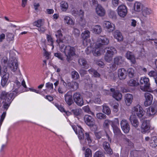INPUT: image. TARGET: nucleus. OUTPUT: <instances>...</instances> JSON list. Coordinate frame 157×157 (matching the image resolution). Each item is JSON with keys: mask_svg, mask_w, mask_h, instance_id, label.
<instances>
[{"mask_svg": "<svg viewBox=\"0 0 157 157\" xmlns=\"http://www.w3.org/2000/svg\"><path fill=\"white\" fill-rule=\"evenodd\" d=\"M14 35L11 33H8L6 35L7 39L8 41H13L14 39Z\"/></svg>", "mask_w": 157, "mask_h": 157, "instance_id": "49", "label": "nucleus"}, {"mask_svg": "<svg viewBox=\"0 0 157 157\" xmlns=\"http://www.w3.org/2000/svg\"><path fill=\"white\" fill-rule=\"evenodd\" d=\"M114 38L118 41H121L123 40V36L121 33L118 30H116L113 34Z\"/></svg>", "mask_w": 157, "mask_h": 157, "instance_id": "28", "label": "nucleus"}, {"mask_svg": "<svg viewBox=\"0 0 157 157\" xmlns=\"http://www.w3.org/2000/svg\"><path fill=\"white\" fill-rule=\"evenodd\" d=\"M114 63L117 66H121L123 63L124 61L123 58L121 56L116 57L114 59Z\"/></svg>", "mask_w": 157, "mask_h": 157, "instance_id": "27", "label": "nucleus"}, {"mask_svg": "<svg viewBox=\"0 0 157 157\" xmlns=\"http://www.w3.org/2000/svg\"><path fill=\"white\" fill-rule=\"evenodd\" d=\"M142 13L144 16L146 17L147 15H149L150 14V12L147 8H145L143 10Z\"/></svg>", "mask_w": 157, "mask_h": 157, "instance_id": "51", "label": "nucleus"}, {"mask_svg": "<svg viewBox=\"0 0 157 157\" xmlns=\"http://www.w3.org/2000/svg\"><path fill=\"white\" fill-rule=\"evenodd\" d=\"M56 36L59 41H62L63 35L60 30H58L56 33Z\"/></svg>", "mask_w": 157, "mask_h": 157, "instance_id": "39", "label": "nucleus"}, {"mask_svg": "<svg viewBox=\"0 0 157 157\" xmlns=\"http://www.w3.org/2000/svg\"><path fill=\"white\" fill-rule=\"evenodd\" d=\"M84 119L85 123L89 126H93L95 124L94 119L90 115H85Z\"/></svg>", "mask_w": 157, "mask_h": 157, "instance_id": "12", "label": "nucleus"}, {"mask_svg": "<svg viewBox=\"0 0 157 157\" xmlns=\"http://www.w3.org/2000/svg\"><path fill=\"white\" fill-rule=\"evenodd\" d=\"M67 86L70 89H72L74 91L76 90L79 87V84L75 81H71L67 83Z\"/></svg>", "mask_w": 157, "mask_h": 157, "instance_id": "21", "label": "nucleus"}, {"mask_svg": "<svg viewBox=\"0 0 157 157\" xmlns=\"http://www.w3.org/2000/svg\"><path fill=\"white\" fill-rule=\"evenodd\" d=\"M90 32L88 30L85 31L82 33L81 36L83 41V43H84V41H86V40L87 39V38L90 37Z\"/></svg>", "mask_w": 157, "mask_h": 157, "instance_id": "29", "label": "nucleus"}, {"mask_svg": "<svg viewBox=\"0 0 157 157\" xmlns=\"http://www.w3.org/2000/svg\"><path fill=\"white\" fill-rule=\"evenodd\" d=\"M78 62L82 68L87 69L89 67L86 60L83 58H80L78 59Z\"/></svg>", "mask_w": 157, "mask_h": 157, "instance_id": "26", "label": "nucleus"}, {"mask_svg": "<svg viewBox=\"0 0 157 157\" xmlns=\"http://www.w3.org/2000/svg\"><path fill=\"white\" fill-rule=\"evenodd\" d=\"M56 42L58 44L59 46L60 50V51L63 52V53L64 52V51L66 50V49L67 48V46H65V45L63 44V40H62V41H59L57 39L56 40Z\"/></svg>", "mask_w": 157, "mask_h": 157, "instance_id": "31", "label": "nucleus"}, {"mask_svg": "<svg viewBox=\"0 0 157 157\" xmlns=\"http://www.w3.org/2000/svg\"><path fill=\"white\" fill-rule=\"evenodd\" d=\"M60 6L62 9L66 10L68 7V5L67 3L64 1H63L60 3Z\"/></svg>", "mask_w": 157, "mask_h": 157, "instance_id": "50", "label": "nucleus"}, {"mask_svg": "<svg viewBox=\"0 0 157 157\" xmlns=\"http://www.w3.org/2000/svg\"><path fill=\"white\" fill-rule=\"evenodd\" d=\"M112 127L113 128V132L115 135H121V132L120 129L114 123L112 124Z\"/></svg>", "mask_w": 157, "mask_h": 157, "instance_id": "30", "label": "nucleus"}, {"mask_svg": "<svg viewBox=\"0 0 157 157\" xmlns=\"http://www.w3.org/2000/svg\"><path fill=\"white\" fill-rule=\"evenodd\" d=\"M133 99V96L132 94H126L125 96V101L126 105H130Z\"/></svg>", "mask_w": 157, "mask_h": 157, "instance_id": "25", "label": "nucleus"}, {"mask_svg": "<svg viewBox=\"0 0 157 157\" xmlns=\"http://www.w3.org/2000/svg\"><path fill=\"white\" fill-rule=\"evenodd\" d=\"M79 24L81 26L84 27L85 25L86 22L85 20L82 17H81L79 21Z\"/></svg>", "mask_w": 157, "mask_h": 157, "instance_id": "47", "label": "nucleus"}, {"mask_svg": "<svg viewBox=\"0 0 157 157\" xmlns=\"http://www.w3.org/2000/svg\"><path fill=\"white\" fill-rule=\"evenodd\" d=\"M88 71L91 74L93 75L95 77H99L100 75L93 68H91L88 70Z\"/></svg>", "mask_w": 157, "mask_h": 157, "instance_id": "35", "label": "nucleus"}, {"mask_svg": "<svg viewBox=\"0 0 157 157\" xmlns=\"http://www.w3.org/2000/svg\"><path fill=\"white\" fill-rule=\"evenodd\" d=\"M110 104L113 107V111L115 113H117L118 110V103L117 102L113 101L112 103L111 102H110Z\"/></svg>", "mask_w": 157, "mask_h": 157, "instance_id": "34", "label": "nucleus"}, {"mask_svg": "<svg viewBox=\"0 0 157 157\" xmlns=\"http://www.w3.org/2000/svg\"><path fill=\"white\" fill-rule=\"evenodd\" d=\"M94 157H104V156L101 152L97 151L95 153Z\"/></svg>", "mask_w": 157, "mask_h": 157, "instance_id": "58", "label": "nucleus"}, {"mask_svg": "<svg viewBox=\"0 0 157 157\" xmlns=\"http://www.w3.org/2000/svg\"><path fill=\"white\" fill-rule=\"evenodd\" d=\"M110 69L113 71H115L117 68V66L116 64H110Z\"/></svg>", "mask_w": 157, "mask_h": 157, "instance_id": "61", "label": "nucleus"}, {"mask_svg": "<svg viewBox=\"0 0 157 157\" xmlns=\"http://www.w3.org/2000/svg\"><path fill=\"white\" fill-rule=\"evenodd\" d=\"M117 12L120 16L122 17H124L126 15L128 12L127 7L124 5H120L118 7Z\"/></svg>", "mask_w": 157, "mask_h": 157, "instance_id": "8", "label": "nucleus"}, {"mask_svg": "<svg viewBox=\"0 0 157 157\" xmlns=\"http://www.w3.org/2000/svg\"><path fill=\"white\" fill-rule=\"evenodd\" d=\"M129 120L133 126L135 128L138 127L139 122L136 115L133 114L131 115L129 117Z\"/></svg>", "mask_w": 157, "mask_h": 157, "instance_id": "19", "label": "nucleus"}, {"mask_svg": "<svg viewBox=\"0 0 157 157\" xmlns=\"http://www.w3.org/2000/svg\"><path fill=\"white\" fill-rule=\"evenodd\" d=\"M71 112L75 116H78L80 114L79 110L78 109H73L72 110Z\"/></svg>", "mask_w": 157, "mask_h": 157, "instance_id": "63", "label": "nucleus"}, {"mask_svg": "<svg viewBox=\"0 0 157 157\" xmlns=\"http://www.w3.org/2000/svg\"><path fill=\"white\" fill-rule=\"evenodd\" d=\"M108 49L107 52L105 56L104 59L105 61L108 63H110L112 60L114 54L116 52L115 49L113 47L108 48L105 49Z\"/></svg>", "mask_w": 157, "mask_h": 157, "instance_id": "3", "label": "nucleus"}, {"mask_svg": "<svg viewBox=\"0 0 157 157\" xmlns=\"http://www.w3.org/2000/svg\"><path fill=\"white\" fill-rule=\"evenodd\" d=\"M83 129L81 128L78 131V137L80 140H83L84 138V135L83 132Z\"/></svg>", "mask_w": 157, "mask_h": 157, "instance_id": "42", "label": "nucleus"}, {"mask_svg": "<svg viewBox=\"0 0 157 157\" xmlns=\"http://www.w3.org/2000/svg\"><path fill=\"white\" fill-rule=\"evenodd\" d=\"M118 75L121 80L124 79L127 76V71L124 68H120L118 70Z\"/></svg>", "mask_w": 157, "mask_h": 157, "instance_id": "18", "label": "nucleus"}, {"mask_svg": "<svg viewBox=\"0 0 157 157\" xmlns=\"http://www.w3.org/2000/svg\"><path fill=\"white\" fill-rule=\"evenodd\" d=\"M73 34L75 37L77 38L79 36L80 33L79 30L77 28H74Z\"/></svg>", "mask_w": 157, "mask_h": 157, "instance_id": "48", "label": "nucleus"}, {"mask_svg": "<svg viewBox=\"0 0 157 157\" xmlns=\"http://www.w3.org/2000/svg\"><path fill=\"white\" fill-rule=\"evenodd\" d=\"M64 97L65 101L68 105L70 106L74 103L72 99V96L71 94V92H67L65 95Z\"/></svg>", "mask_w": 157, "mask_h": 157, "instance_id": "16", "label": "nucleus"}, {"mask_svg": "<svg viewBox=\"0 0 157 157\" xmlns=\"http://www.w3.org/2000/svg\"><path fill=\"white\" fill-rule=\"evenodd\" d=\"M64 22L65 23L68 25H73L74 22L71 18L68 16H66L64 18Z\"/></svg>", "mask_w": 157, "mask_h": 157, "instance_id": "36", "label": "nucleus"}, {"mask_svg": "<svg viewBox=\"0 0 157 157\" xmlns=\"http://www.w3.org/2000/svg\"><path fill=\"white\" fill-rule=\"evenodd\" d=\"M148 75L150 77H152L155 78H156L157 76V73L156 72L153 71H151L149 72Z\"/></svg>", "mask_w": 157, "mask_h": 157, "instance_id": "59", "label": "nucleus"}, {"mask_svg": "<svg viewBox=\"0 0 157 157\" xmlns=\"http://www.w3.org/2000/svg\"><path fill=\"white\" fill-rule=\"evenodd\" d=\"M79 72L81 77H83L87 73V71L83 69H80L79 71Z\"/></svg>", "mask_w": 157, "mask_h": 157, "instance_id": "55", "label": "nucleus"}, {"mask_svg": "<svg viewBox=\"0 0 157 157\" xmlns=\"http://www.w3.org/2000/svg\"><path fill=\"white\" fill-rule=\"evenodd\" d=\"M125 55L127 59L130 60L132 63H135L136 61L135 56L132 52L128 51L126 53Z\"/></svg>", "mask_w": 157, "mask_h": 157, "instance_id": "20", "label": "nucleus"}, {"mask_svg": "<svg viewBox=\"0 0 157 157\" xmlns=\"http://www.w3.org/2000/svg\"><path fill=\"white\" fill-rule=\"evenodd\" d=\"M109 43V40L106 38L103 37H98L96 43V48H100L104 45H106Z\"/></svg>", "mask_w": 157, "mask_h": 157, "instance_id": "7", "label": "nucleus"}, {"mask_svg": "<svg viewBox=\"0 0 157 157\" xmlns=\"http://www.w3.org/2000/svg\"><path fill=\"white\" fill-rule=\"evenodd\" d=\"M134 9L135 11L140 12L143 9V5L140 2H136L134 4Z\"/></svg>", "mask_w": 157, "mask_h": 157, "instance_id": "32", "label": "nucleus"}, {"mask_svg": "<svg viewBox=\"0 0 157 157\" xmlns=\"http://www.w3.org/2000/svg\"><path fill=\"white\" fill-rule=\"evenodd\" d=\"M150 115H153L156 113V110L155 108L153 107H151L149 108Z\"/></svg>", "mask_w": 157, "mask_h": 157, "instance_id": "54", "label": "nucleus"}, {"mask_svg": "<svg viewBox=\"0 0 157 157\" xmlns=\"http://www.w3.org/2000/svg\"><path fill=\"white\" fill-rule=\"evenodd\" d=\"M8 66L11 71H15L17 70L18 66L17 60L15 59L11 60L8 63Z\"/></svg>", "mask_w": 157, "mask_h": 157, "instance_id": "15", "label": "nucleus"}, {"mask_svg": "<svg viewBox=\"0 0 157 157\" xmlns=\"http://www.w3.org/2000/svg\"><path fill=\"white\" fill-rule=\"evenodd\" d=\"M144 96L146 100L144 102V104L145 106H148L151 104L153 100L152 96L150 93H146L145 94Z\"/></svg>", "mask_w": 157, "mask_h": 157, "instance_id": "13", "label": "nucleus"}, {"mask_svg": "<svg viewBox=\"0 0 157 157\" xmlns=\"http://www.w3.org/2000/svg\"><path fill=\"white\" fill-rule=\"evenodd\" d=\"M75 47L69 45L67 46L64 53L67 57L66 59L68 62H70L72 59L73 56L75 55Z\"/></svg>", "mask_w": 157, "mask_h": 157, "instance_id": "1", "label": "nucleus"}, {"mask_svg": "<svg viewBox=\"0 0 157 157\" xmlns=\"http://www.w3.org/2000/svg\"><path fill=\"white\" fill-rule=\"evenodd\" d=\"M94 31L96 34L100 33L102 31V28L100 26L97 25L94 26L93 29Z\"/></svg>", "mask_w": 157, "mask_h": 157, "instance_id": "40", "label": "nucleus"}, {"mask_svg": "<svg viewBox=\"0 0 157 157\" xmlns=\"http://www.w3.org/2000/svg\"><path fill=\"white\" fill-rule=\"evenodd\" d=\"M114 123V122L113 121L106 119L105 120L103 124V126L105 128H108L109 124H111L112 126V124Z\"/></svg>", "mask_w": 157, "mask_h": 157, "instance_id": "33", "label": "nucleus"}, {"mask_svg": "<svg viewBox=\"0 0 157 157\" xmlns=\"http://www.w3.org/2000/svg\"><path fill=\"white\" fill-rule=\"evenodd\" d=\"M141 89L144 91H147L150 85L149 79L145 77H142L140 80Z\"/></svg>", "mask_w": 157, "mask_h": 157, "instance_id": "2", "label": "nucleus"}, {"mask_svg": "<svg viewBox=\"0 0 157 157\" xmlns=\"http://www.w3.org/2000/svg\"><path fill=\"white\" fill-rule=\"evenodd\" d=\"M102 112L108 115H109L111 113V111L109 107L106 105L103 106Z\"/></svg>", "mask_w": 157, "mask_h": 157, "instance_id": "38", "label": "nucleus"}, {"mask_svg": "<svg viewBox=\"0 0 157 157\" xmlns=\"http://www.w3.org/2000/svg\"><path fill=\"white\" fill-rule=\"evenodd\" d=\"M97 118L99 119H104L106 118V115L102 113H97L96 115Z\"/></svg>", "mask_w": 157, "mask_h": 157, "instance_id": "45", "label": "nucleus"}, {"mask_svg": "<svg viewBox=\"0 0 157 157\" xmlns=\"http://www.w3.org/2000/svg\"><path fill=\"white\" fill-rule=\"evenodd\" d=\"M151 143L154 145V147L157 146V137H153L151 138Z\"/></svg>", "mask_w": 157, "mask_h": 157, "instance_id": "56", "label": "nucleus"}, {"mask_svg": "<svg viewBox=\"0 0 157 157\" xmlns=\"http://www.w3.org/2000/svg\"><path fill=\"white\" fill-rule=\"evenodd\" d=\"M96 49H93L92 53L93 55L95 56H99L101 55V53L100 52L99 49L98 48H96L95 47Z\"/></svg>", "mask_w": 157, "mask_h": 157, "instance_id": "44", "label": "nucleus"}, {"mask_svg": "<svg viewBox=\"0 0 157 157\" xmlns=\"http://www.w3.org/2000/svg\"><path fill=\"white\" fill-rule=\"evenodd\" d=\"M71 76L72 78L74 80H77L79 78V74L78 72L75 71L71 72Z\"/></svg>", "mask_w": 157, "mask_h": 157, "instance_id": "37", "label": "nucleus"}, {"mask_svg": "<svg viewBox=\"0 0 157 157\" xmlns=\"http://www.w3.org/2000/svg\"><path fill=\"white\" fill-rule=\"evenodd\" d=\"M120 125L123 132L125 133H128L129 131L130 126L128 121L123 120L121 122Z\"/></svg>", "mask_w": 157, "mask_h": 157, "instance_id": "11", "label": "nucleus"}, {"mask_svg": "<svg viewBox=\"0 0 157 157\" xmlns=\"http://www.w3.org/2000/svg\"><path fill=\"white\" fill-rule=\"evenodd\" d=\"M13 100V98L10 99L9 98H8L5 100L2 101V103L3 104L2 107L4 109H7Z\"/></svg>", "mask_w": 157, "mask_h": 157, "instance_id": "23", "label": "nucleus"}, {"mask_svg": "<svg viewBox=\"0 0 157 157\" xmlns=\"http://www.w3.org/2000/svg\"><path fill=\"white\" fill-rule=\"evenodd\" d=\"M132 112L134 115H136L140 118H143L145 113L144 111L140 105H137L133 107L132 109Z\"/></svg>", "mask_w": 157, "mask_h": 157, "instance_id": "6", "label": "nucleus"}, {"mask_svg": "<svg viewBox=\"0 0 157 157\" xmlns=\"http://www.w3.org/2000/svg\"><path fill=\"white\" fill-rule=\"evenodd\" d=\"M3 71L5 74L3 75L2 78L1 84L2 86H4L6 85L7 83L10 74L8 72H7V69L6 67H4Z\"/></svg>", "mask_w": 157, "mask_h": 157, "instance_id": "9", "label": "nucleus"}, {"mask_svg": "<svg viewBox=\"0 0 157 157\" xmlns=\"http://www.w3.org/2000/svg\"><path fill=\"white\" fill-rule=\"evenodd\" d=\"M55 56L58 58L59 59L61 60H63V55L60 53H54Z\"/></svg>", "mask_w": 157, "mask_h": 157, "instance_id": "60", "label": "nucleus"}, {"mask_svg": "<svg viewBox=\"0 0 157 157\" xmlns=\"http://www.w3.org/2000/svg\"><path fill=\"white\" fill-rule=\"evenodd\" d=\"M18 93V90L17 89H15L10 94L8 93L5 91H3L0 94V99L3 100H5L7 98H9L10 99L13 98V99L17 95Z\"/></svg>", "mask_w": 157, "mask_h": 157, "instance_id": "4", "label": "nucleus"}, {"mask_svg": "<svg viewBox=\"0 0 157 157\" xmlns=\"http://www.w3.org/2000/svg\"><path fill=\"white\" fill-rule=\"evenodd\" d=\"M112 3L114 7H117L119 3V0H112Z\"/></svg>", "mask_w": 157, "mask_h": 157, "instance_id": "62", "label": "nucleus"}, {"mask_svg": "<svg viewBox=\"0 0 157 157\" xmlns=\"http://www.w3.org/2000/svg\"><path fill=\"white\" fill-rule=\"evenodd\" d=\"M46 36L48 41L50 43V44L53 47V40L52 36L48 34H47Z\"/></svg>", "mask_w": 157, "mask_h": 157, "instance_id": "46", "label": "nucleus"}, {"mask_svg": "<svg viewBox=\"0 0 157 157\" xmlns=\"http://www.w3.org/2000/svg\"><path fill=\"white\" fill-rule=\"evenodd\" d=\"M104 26L107 29V31L109 33L112 32L115 29L114 25L108 21L105 22Z\"/></svg>", "mask_w": 157, "mask_h": 157, "instance_id": "17", "label": "nucleus"}, {"mask_svg": "<svg viewBox=\"0 0 157 157\" xmlns=\"http://www.w3.org/2000/svg\"><path fill=\"white\" fill-rule=\"evenodd\" d=\"M74 101L78 106H81L84 105V101L82 95L78 92L75 93L73 95Z\"/></svg>", "mask_w": 157, "mask_h": 157, "instance_id": "5", "label": "nucleus"}, {"mask_svg": "<svg viewBox=\"0 0 157 157\" xmlns=\"http://www.w3.org/2000/svg\"><path fill=\"white\" fill-rule=\"evenodd\" d=\"M111 92H112L113 97L117 101L120 100L122 98V96L121 93L118 91H115L113 88L110 89Z\"/></svg>", "mask_w": 157, "mask_h": 157, "instance_id": "14", "label": "nucleus"}, {"mask_svg": "<svg viewBox=\"0 0 157 157\" xmlns=\"http://www.w3.org/2000/svg\"><path fill=\"white\" fill-rule=\"evenodd\" d=\"M33 25L37 27H40L42 25V20L41 19H39L37 21L34 22L33 23Z\"/></svg>", "mask_w": 157, "mask_h": 157, "instance_id": "52", "label": "nucleus"}, {"mask_svg": "<svg viewBox=\"0 0 157 157\" xmlns=\"http://www.w3.org/2000/svg\"><path fill=\"white\" fill-rule=\"evenodd\" d=\"M102 135L101 132H98L95 133V136L97 139H100L101 138Z\"/></svg>", "mask_w": 157, "mask_h": 157, "instance_id": "64", "label": "nucleus"}, {"mask_svg": "<svg viewBox=\"0 0 157 157\" xmlns=\"http://www.w3.org/2000/svg\"><path fill=\"white\" fill-rule=\"evenodd\" d=\"M128 84L129 86H134L139 85L138 82H137L136 81L133 79L130 80L128 82Z\"/></svg>", "mask_w": 157, "mask_h": 157, "instance_id": "41", "label": "nucleus"}, {"mask_svg": "<svg viewBox=\"0 0 157 157\" xmlns=\"http://www.w3.org/2000/svg\"><path fill=\"white\" fill-rule=\"evenodd\" d=\"M150 128V121L148 120H144L142 122L141 125V131L143 133H145L148 131Z\"/></svg>", "mask_w": 157, "mask_h": 157, "instance_id": "10", "label": "nucleus"}, {"mask_svg": "<svg viewBox=\"0 0 157 157\" xmlns=\"http://www.w3.org/2000/svg\"><path fill=\"white\" fill-rule=\"evenodd\" d=\"M103 145L104 149L107 154L109 155L112 154L113 151L110 147L109 144L108 142L106 141L104 142L103 144Z\"/></svg>", "mask_w": 157, "mask_h": 157, "instance_id": "24", "label": "nucleus"}, {"mask_svg": "<svg viewBox=\"0 0 157 157\" xmlns=\"http://www.w3.org/2000/svg\"><path fill=\"white\" fill-rule=\"evenodd\" d=\"M91 151L90 149H87L85 152V157H91Z\"/></svg>", "mask_w": 157, "mask_h": 157, "instance_id": "53", "label": "nucleus"}, {"mask_svg": "<svg viewBox=\"0 0 157 157\" xmlns=\"http://www.w3.org/2000/svg\"><path fill=\"white\" fill-rule=\"evenodd\" d=\"M127 71V73H128V76L130 78H132L134 76V70L132 68H129Z\"/></svg>", "mask_w": 157, "mask_h": 157, "instance_id": "43", "label": "nucleus"}, {"mask_svg": "<svg viewBox=\"0 0 157 157\" xmlns=\"http://www.w3.org/2000/svg\"><path fill=\"white\" fill-rule=\"evenodd\" d=\"M97 13L100 16H103L105 14V10L100 5H98L96 9Z\"/></svg>", "mask_w": 157, "mask_h": 157, "instance_id": "22", "label": "nucleus"}, {"mask_svg": "<svg viewBox=\"0 0 157 157\" xmlns=\"http://www.w3.org/2000/svg\"><path fill=\"white\" fill-rule=\"evenodd\" d=\"M131 157H137L138 151L136 150L132 151L130 152Z\"/></svg>", "mask_w": 157, "mask_h": 157, "instance_id": "57", "label": "nucleus"}]
</instances>
